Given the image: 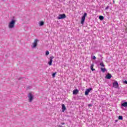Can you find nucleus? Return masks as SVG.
<instances>
[{"instance_id":"obj_1","label":"nucleus","mask_w":127,"mask_h":127,"mask_svg":"<svg viewBox=\"0 0 127 127\" xmlns=\"http://www.w3.org/2000/svg\"><path fill=\"white\" fill-rule=\"evenodd\" d=\"M15 24V20H12L8 24V26L9 28H13Z\"/></svg>"},{"instance_id":"obj_2","label":"nucleus","mask_w":127,"mask_h":127,"mask_svg":"<svg viewBox=\"0 0 127 127\" xmlns=\"http://www.w3.org/2000/svg\"><path fill=\"white\" fill-rule=\"evenodd\" d=\"M38 42H39V40H38V39H35L32 44V48H36V47H37V45H38Z\"/></svg>"},{"instance_id":"obj_3","label":"nucleus","mask_w":127,"mask_h":127,"mask_svg":"<svg viewBox=\"0 0 127 127\" xmlns=\"http://www.w3.org/2000/svg\"><path fill=\"white\" fill-rule=\"evenodd\" d=\"M86 16H87V13H84V15L81 18V24H84Z\"/></svg>"},{"instance_id":"obj_4","label":"nucleus","mask_w":127,"mask_h":127,"mask_svg":"<svg viewBox=\"0 0 127 127\" xmlns=\"http://www.w3.org/2000/svg\"><path fill=\"white\" fill-rule=\"evenodd\" d=\"M66 17V15L64 13L62 14H60L58 17V19H64Z\"/></svg>"},{"instance_id":"obj_5","label":"nucleus","mask_w":127,"mask_h":127,"mask_svg":"<svg viewBox=\"0 0 127 127\" xmlns=\"http://www.w3.org/2000/svg\"><path fill=\"white\" fill-rule=\"evenodd\" d=\"M53 59H54V56L50 57V61L48 62V64L49 66H51V65H52V62H53Z\"/></svg>"},{"instance_id":"obj_6","label":"nucleus","mask_w":127,"mask_h":127,"mask_svg":"<svg viewBox=\"0 0 127 127\" xmlns=\"http://www.w3.org/2000/svg\"><path fill=\"white\" fill-rule=\"evenodd\" d=\"M124 107L127 108V102H125L121 104V109H123Z\"/></svg>"},{"instance_id":"obj_7","label":"nucleus","mask_w":127,"mask_h":127,"mask_svg":"<svg viewBox=\"0 0 127 127\" xmlns=\"http://www.w3.org/2000/svg\"><path fill=\"white\" fill-rule=\"evenodd\" d=\"M28 98H29V102H31L32 101V93H29L28 95Z\"/></svg>"},{"instance_id":"obj_8","label":"nucleus","mask_w":127,"mask_h":127,"mask_svg":"<svg viewBox=\"0 0 127 127\" xmlns=\"http://www.w3.org/2000/svg\"><path fill=\"white\" fill-rule=\"evenodd\" d=\"M113 87L116 88L119 87V83H118V81H116L113 83Z\"/></svg>"},{"instance_id":"obj_9","label":"nucleus","mask_w":127,"mask_h":127,"mask_svg":"<svg viewBox=\"0 0 127 127\" xmlns=\"http://www.w3.org/2000/svg\"><path fill=\"white\" fill-rule=\"evenodd\" d=\"M92 91V88H88L85 90V95L86 96H88L89 95V93Z\"/></svg>"},{"instance_id":"obj_10","label":"nucleus","mask_w":127,"mask_h":127,"mask_svg":"<svg viewBox=\"0 0 127 127\" xmlns=\"http://www.w3.org/2000/svg\"><path fill=\"white\" fill-rule=\"evenodd\" d=\"M106 79H110L111 78H112V74L108 73L105 76Z\"/></svg>"},{"instance_id":"obj_11","label":"nucleus","mask_w":127,"mask_h":127,"mask_svg":"<svg viewBox=\"0 0 127 127\" xmlns=\"http://www.w3.org/2000/svg\"><path fill=\"white\" fill-rule=\"evenodd\" d=\"M78 93H79V90H78V89H74L73 91V95H77V94H78Z\"/></svg>"},{"instance_id":"obj_12","label":"nucleus","mask_w":127,"mask_h":127,"mask_svg":"<svg viewBox=\"0 0 127 127\" xmlns=\"http://www.w3.org/2000/svg\"><path fill=\"white\" fill-rule=\"evenodd\" d=\"M62 112L64 113V112H65V110H66V107H65V105L62 104Z\"/></svg>"},{"instance_id":"obj_13","label":"nucleus","mask_w":127,"mask_h":127,"mask_svg":"<svg viewBox=\"0 0 127 127\" xmlns=\"http://www.w3.org/2000/svg\"><path fill=\"white\" fill-rule=\"evenodd\" d=\"M101 71L102 72H103V73H105L106 72V71H107V69L105 68H102L101 67Z\"/></svg>"},{"instance_id":"obj_14","label":"nucleus","mask_w":127,"mask_h":127,"mask_svg":"<svg viewBox=\"0 0 127 127\" xmlns=\"http://www.w3.org/2000/svg\"><path fill=\"white\" fill-rule=\"evenodd\" d=\"M94 68V64H91V66H90V69L92 70V71H95V69L93 68Z\"/></svg>"},{"instance_id":"obj_15","label":"nucleus","mask_w":127,"mask_h":127,"mask_svg":"<svg viewBox=\"0 0 127 127\" xmlns=\"http://www.w3.org/2000/svg\"><path fill=\"white\" fill-rule=\"evenodd\" d=\"M44 25V22L43 21H41L40 22V26H42V25Z\"/></svg>"},{"instance_id":"obj_16","label":"nucleus","mask_w":127,"mask_h":127,"mask_svg":"<svg viewBox=\"0 0 127 127\" xmlns=\"http://www.w3.org/2000/svg\"><path fill=\"white\" fill-rule=\"evenodd\" d=\"M99 19H100V20H103L104 19V16H99Z\"/></svg>"},{"instance_id":"obj_17","label":"nucleus","mask_w":127,"mask_h":127,"mask_svg":"<svg viewBox=\"0 0 127 127\" xmlns=\"http://www.w3.org/2000/svg\"><path fill=\"white\" fill-rule=\"evenodd\" d=\"M100 66H102V67H105V64H104V63H100Z\"/></svg>"},{"instance_id":"obj_18","label":"nucleus","mask_w":127,"mask_h":127,"mask_svg":"<svg viewBox=\"0 0 127 127\" xmlns=\"http://www.w3.org/2000/svg\"><path fill=\"white\" fill-rule=\"evenodd\" d=\"M118 120H123V117L122 116H119L118 117Z\"/></svg>"},{"instance_id":"obj_19","label":"nucleus","mask_w":127,"mask_h":127,"mask_svg":"<svg viewBox=\"0 0 127 127\" xmlns=\"http://www.w3.org/2000/svg\"><path fill=\"white\" fill-rule=\"evenodd\" d=\"M56 75V72L53 73V74H52L53 78H55Z\"/></svg>"},{"instance_id":"obj_20","label":"nucleus","mask_w":127,"mask_h":127,"mask_svg":"<svg viewBox=\"0 0 127 127\" xmlns=\"http://www.w3.org/2000/svg\"><path fill=\"white\" fill-rule=\"evenodd\" d=\"M46 56H48V55H49V52L48 51H47L46 52Z\"/></svg>"},{"instance_id":"obj_21","label":"nucleus","mask_w":127,"mask_h":127,"mask_svg":"<svg viewBox=\"0 0 127 127\" xmlns=\"http://www.w3.org/2000/svg\"><path fill=\"white\" fill-rule=\"evenodd\" d=\"M92 59L93 60H96L97 59V58H96V56H94L92 57Z\"/></svg>"},{"instance_id":"obj_22","label":"nucleus","mask_w":127,"mask_h":127,"mask_svg":"<svg viewBox=\"0 0 127 127\" xmlns=\"http://www.w3.org/2000/svg\"><path fill=\"white\" fill-rule=\"evenodd\" d=\"M110 7L109 6H107L106 8L105 9L107 10V9H109V8Z\"/></svg>"},{"instance_id":"obj_23","label":"nucleus","mask_w":127,"mask_h":127,"mask_svg":"<svg viewBox=\"0 0 127 127\" xmlns=\"http://www.w3.org/2000/svg\"><path fill=\"white\" fill-rule=\"evenodd\" d=\"M124 83H125V84H127V80L124 81Z\"/></svg>"},{"instance_id":"obj_24","label":"nucleus","mask_w":127,"mask_h":127,"mask_svg":"<svg viewBox=\"0 0 127 127\" xmlns=\"http://www.w3.org/2000/svg\"><path fill=\"white\" fill-rule=\"evenodd\" d=\"M59 127H63L61 126V125H59Z\"/></svg>"},{"instance_id":"obj_25","label":"nucleus","mask_w":127,"mask_h":127,"mask_svg":"<svg viewBox=\"0 0 127 127\" xmlns=\"http://www.w3.org/2000/svg\"><path fill=\"white\" fill-rule=\"evenodd\" d=\"M62 125H65V123H61Z\"/></svg>"},{"instance_id":"obj_26","label":"nucleus","mask_w":127,"mask_h":127,"mask_svg":"<svg viewBox=\"0 0 127 127\" xmlns=\"http://www.w3.org/2000/svg\"><path fill=\"white\" fill-rule=\"evenodd\" d=\"M89 107H91V106H92V105H89Z\"/></svg>"}]
</instances>
